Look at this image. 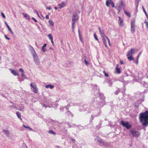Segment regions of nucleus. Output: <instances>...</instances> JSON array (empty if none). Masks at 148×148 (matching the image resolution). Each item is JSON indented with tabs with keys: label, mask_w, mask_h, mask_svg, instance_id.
<instances>
[{
	"label": "nucleus",
	"mask_w": 148,
	"mask_h": 148,
	"mask_svg": "<svg viewBox=\"0 0 148 148\" xmlns=\"http://www.w3.org/2000/svg\"><path fill=\"white\" fill-rule=\"evenodd\" d=\"M30 86H31V90L35 93H37L38 92L37 87L34 83L30 84Z\"/></svg>",
	"instance_id": "39448f33"
},
{
	"label": "nucleus",
	"mask_w": 148,
	"mask_h": 148,
	"mask_svg": "<svg viewBox=\"0 0 148 148\" xmlns=\"http://www.w3.org/2000/svg\"><path fill=\"white\" fill-rule=\"evenodd\" d=\"M94 38L95 40H97L98 41V39L97 38V36L96 35V34L95 33H94Z\"/></svg>",
	"instance_id": "f704fd0d"
},
{
	"label": "nucleus",
	"mask_w": 148,
	"mask_h": 148,
	"mask_svg": "<svg viewBox=\"0 0 148 148\" xmlns=\"http://www.w3.org/2000/svg\"><path fill=\"white\" fill-rule=\"evenodd\" d=\"M46 9H47L49 10H51V7H47Z\"/></svg>",
	"instance_id": "6e6d98bb"
},
{
	"label": "nucleus",
	"mask_w": 148,
	"mask_h": 148,
	"mask_svg": "<svg viewBox=\"0 0 148 148\" xmlns=\"http://www.w3.org/2000/svg\"><path fill=\"white\" fill-rule=\"evenodd\" d=\"M70 105L68 104L66 106L62 107L60 108V111L61 112H62L63 110H64V109H65L66 110H68L69 108Z\"/></svg>",
	"instance_id": "4468645a"
},
{
	"label": "nucleus",
	"mask_w": 148,
	"mask_h": 148,
	"mask_svg": "<svg viewBox=\"0 0 148 148\" xmlns=\"http://www.w3.org/2000/svg\"><path fill=\"white\" fill-rule=\"evenodd\" d=\"M54 8L56 10H57L58 9V8L56 7H54Z\"/></svg>",
	"instance_id": "774afa93"
},
{
	"label": "nucleus",
	"mask_w": 148,
	"mask_h": 148,
	"mask_svg": "<svg viewBox=\"0 0 148 148\" xmlns=\"http://www.w3.org/2000/svg\"><path fill=\"white\" fill-rule=\"evenodd\" d=\"M45 18L47 19H49V15H47L46 16V17H45Z\"/></svg>",
	"instance_id": "864d4df0"
},
{
	"label": "nucleus",
	"mask_w": 148,
	"mask_h": 148,
	"mask_svg": "<svg viewBox=\"0 0 148 148\" xmlns=\"http://www.w3.org/2000/svg\"><path fill=\"white\" fill-rule=\"evenodd\" d=\"M19 71L21 72V76L23 77H25V75L24 74V71L22 68H20Z\"/></svg>",
	"instance_id": "412c9836"
},
{
	"label": "nucleus",
	"mask_w": 148,
	"mask_h": 148,
	"mask_svg": "<svg viewBox=\"0 0 148 148\" xmlns=\"http://www.w3.org/2000/svg\"><path fill=\"white\" fill-rule=\"evenodd\" d=\"M120 92V90L119 88H118L117 90L115 92V94L116 95H117Z\"/></svg>",
	"instance_id": "4c0bfd02"
},
{
	"label": "nucleus",
	"mask_w": 148,
	"mask_h": 148,
	"mask_svg": "<svg viewBox=\"0 0 148 148\" xmlns=\"http://www.w3.org/2000/svg\"><path fill=\"white\" fill-rule=\"evenodd\" d=\"M144 11V13H145V15H146L147 18H148V15H147V12H146V10L144 11Z\"/></svg>",
	"instance_id": "c03bdc74"
},
{
	"label": "nucleus",
	"mask_w": 148,
	"mask_h": 148,
	"mask_svg": "<svg viewBox=\"0 0 148 148\" xmlns=\"http://www.w3.org/2000/svg\"><path fill=\"white\" fill-rule=\"evenodd\" d=\"M124 13L127 16L129 17L130 16V15L129 12H126L125 10H124Z\"/></svg>",
	"instance_id": "473e14b6"
},
{
	"label": "nucleus",
	"mask_w": 148,
	"mask_h": 148,
	"mask_svg": "<svg viewBox=\"0 0 148 148\" xmlns=\"http://www.w3.org/2000/svg\"><path fill=\"white\" fill-rule=\"evenodd\" d=\"M142 8H143V11L145 10V9L144 8V7L143 6H142Z\"/></svg>",
	"instance_id": "0e129e2a"
},
{
	"label": "nucleus",
	"mask_w": 148,
	"mask_h": 148,
	"mask_svg": "<svg viewBox=\"0 0 148 148\" xmlns=\"http://www.w3.org/2000/svg\"><path fill=\"white\" fill-rule=\"evenodd\" d=\"M29 48L32 54V53H34V52L35 53H36L35 50H34V49L33 48L32 46L30 45H29Z\"/></svg>",
	"instance_id": "dca6fc26"
},
{
	"label": "nucleus",
	"mask_w": 148,
	"mask_h": 148,
	"mask_svg": "<svg viewBox=\"0 0 148 148\" xmlns=\"http://www.w3.org/2000/svg\"><path fill=\"white\" fill-rule=\"evenodd\" d=\"M75 24H73V23H72V30H73V31H74V26Z\"/></svg>",
	"instance_id": "37998d69"
},
{
	"label": "nucleus",
	"mask_w": 148,
	"mask_h": 148,
	"mask_svg": "<svg viewBox=\"0 0 148 148\" xmlns=\"http://www.w3.org/2000/svg\"><path fill=\"white\" fill-rule=\"evenodd\" d=\"M49 133L53 135H55L56 134V133L52 130H50L49 131Z\"/></svg>",
	"instance_id": "72a5a7b5"
},
{
	"label": "nucleus",
	"mask_w": 148,
	"mask_h": 148,
	"mask_svg": "<svg viewBox=\"0 0 148 148\" xmlns=\"http://www.w3.org/2000/svg\"><path fill=\"white\" fill-rule=\"evenodd\" d=\"M66 111L67 112L66 113L69 116H71L72 117L73 116V114L70 112L68 110H66Z\"/></svg>",
	"instance_id": "393cba45"
},
{
	"label": "nucleus",
	"mask_w": 148,
	"mask_h": 148,
	"mask_svg": "<svg viewBox=\"0 0 148 148\" xmlns=\"http://www.w3.org/2000/svg\"><path fill=\"white\" fill-rule=\"evenodd\" d=\"M144 22L145 24L148 23V22L146 20H145V22Z\"/></svg>",
	"instance_id": "4d7b16f0"
},
{
	"label": "nucleus",
	"mask_w": 148,
	"mask_h": 148,
	"mask_svg": "<svg viewBox=\"0 0 148 148\" xmlns=\"http://www.w3.org/2000/svg\"><path fill=\"white\" fill-rule=\"evenodd\" d=\"M98 29H99V32H100V31H101V30H101V28H100V27H99Z\"/></svg>",
	"instance_id": "e2e57ef3"
},
{
	"label": "nucleus",
	"mask_w": 148,
	"mask_h": 148,
	"mask_svg": "<svg viewBox=\"0 0 148 148\" xmlns=\"http://www.w3.org/2000/svg\"><path fill=\"white\" fill-rule=\"evenodd\" d=\"M128 56L127 58L130 61H132L134 59V58L132 57V56Z\"/></svg>",
	"instance_id": "bb28decb"
},
{
	"label": "nucleus",
	"mask_w": 148,
	"mask_h": 148,
	"mask_svg": "<svg viewBox=\"0 0 148 148\" xmlns=\"http://www.w3.org/2000/svg\"><path fill=\"white\" fill-rule=\"evenodd\" d=\"M96 140H97V143L98 144L101 146H103V141L101 138L98 137H97L96 138H95V140L96 141Z\"/></svg>",
	"instance_id": "6e6552de"
},
{
	"label": "nucleus",
	"mask_w": 148,
	"mask_h": 148,
	"mask_svg": "<svg viewBox=\"0 0 148 148\" xmlns=\"http://www.w3.org/2000/svg\"><path fill=\"white\" fill-rule=\"evenodd\" d=\"M99 32H100V34L101 36L102 37H106V36H105V35L104 34V31L103 30H102L100 31Z\"/></svg>",
	"instance_id": "b1692460"
},
{
	"label": "nucleus",
	"mask_w": 148,
	"mask_h": 148,
	"mask_svg": "<svg viewBox=\"0 0 148 148\" xmlns=\"http://www.w3.org/2000/svg\"><path fill=\"white\" fill-rule=\"evenodd\" d=\"M78 17L76 13H74L73 15L72 19V23L73 24H75V23L78 20Z\"/></svg>",
	"instance_id": "0eeeda50"
},
{
	"label": "nucleus",
	"mask_w": 148,
	"mask_h": 148,
	"mask_svg": "<svg viewBox=\"0 0 148 148\" xmlns=\"http://www.w3.org/2000/svg\"><path fill=\"white\" fill-rule=\"evenodd\" d=\"M5 38H6V39L8 40H10V38L9 37H7L6 35H5Z\"/></svg>",
	"instance_id": "3c124183"
},
{
	"label": "nucleus",
	"mask_w": 148,
	"mask_h": 148,
	"mask_svg": "<svg viewBox=\"0 0 148 148\" xmlns=\"http://www.w3.org/2000/svg\"><path fill=\"white\" fill-rule=\"evenodd\" d=\"M140 1L139 0H135V3L136 7V10H137L138 8L139 5V3Z\"/></svg>",
	"instance_id": "f3484780"
},
{
	"label": "nucleus",
	"mask_w": 148,
	"mask_h": 148,
	"mask_svg": "<svg viewBox=\"0 0 148 148\" xmlns=\"http://www.w3.org/2000/svg\"><path fill=\"white\" fill-rule=\"evenodd\" d=\"M108 83L109 84V86H111L112 84V83L111 82V80L110 79H108L107 80V81Z\"/></svg>",
	"instance_id": "7c9ffc66"
},
{
	"label": "nucleus",
	"mask_w": 148,
	"mask_h": 148,
	"mask_svg": "<svg viewBox=\"0 0 148 148\" xmlns=\"http://www.w3.org/2000/svg\"><path fill=\"white\" fill-rule=\"evenodd\" d=\"M34 58V61L36 65H38L40 64V62L38 56L36 53L34 52L32 54Z\"/></svg>",
	"instance_id": "7ed1b4c3"
},
{
	"label": "nucleus",
	"mask_w": 148,
	"mask_h": 148,
	"mask_svg": "<svg viewBox=\"0 0 148 148\" xmlns=\"http://www.w3.org/2000/svg\"><path fill=\"white\" fill-rule=\"evenodd\" d=\"M1 15L2 17L3 18H5V15L3 13H1Z\"/></svg>",
	"instance_id": "79ce46f5"
},
{
	"label": "nucleus",
	"mask_w": 148,
	"mask_h": 148,
	"mask_svg": "<svg viewBox=\"0 0 148 148\" xmlns=\"http://www.w3.org/2000/svg\"><path fill=\"white\" fill-rule=\"evenodd\" d=\"M116 72L119 74L121 73L120 69L119 68V64H117L116 67Z\"/></svg>",
	"instance_id": "5701e85b"
},
{
	"label": "nucleus",
	"mask_w": 148,
	"mask_h": 148,
	"mask_svg": "<svg viewBox=\"0 0 148 148\" xmlns=\"http://www.w3.org/2000/svg\"><path fill=\"white\" fill-rule=\"evenodd\" d=\"M42 106H43L44 107H45V108H46L47 107V106L45 104H42Z\"/></svg>",
	"instance_id": "5fc2aeb1"
},
{
	"label": "nucleus",
	"mask_w": 148,
	"mask_h": 148,
	"mask_svg": "<svg viewBox=\"0 0 148 148\" xmlns=\"http://www.w3.org/2000/svg\"><path fill=\"white\" fill-rule=\"evenodd\" d=\"M119 18V21H118V23L119 25L120 26L123 27V19H122L119 16L118 17Z\"/></svg>",
	"instance_id": "f8f14e48"
},
{
	"label": "nucleus",
	"mask_w": 148,
	"mask_h": 148,
	"mask_svg": "<svg viewBox=\"0 0 148 148\" xmlns=\"http://www.w3.org/2000/svg\"><path fill=\"white\" fill-rule=\"evenodd\" d=\"M104 75L105 76L107 77L108 76V75L106 73H105V74H104Z\"/></svg>",
	"instance_id": "13d9d810"
},
{
	"label": "nucleus",
	"mask_w": 148,
	"mask_h": 148,
	"mask_svg": "<svg viewBox=\"0 0 148 148\" xmlns=\"http://www.w3.org/2000/svg\"><path fill=\"white\" fill-rule=\"evenodd\" d=\"M109 145V143H108L106 142H103V144L102 146H106L108 145Z\"/></svg>",
	"instance_id": "cd10ccee"
},
{
	"label": "nucleus",
	"mask_w": 148,
	"mask_h": 148,
	"mask_svg": "<svg viewBox=\"0 0 148 148\" xmlns=\"http://www.w3.org/2000/svg\"><path fill=\"white\" fill-rule=\"evenodd\" d=\"M131 32L134 34L135 31V21L134 19H132L131 21Z\"/></svg>",
	"instance_id": "20e7f679"
},
{
	"label": "nucleus",
	"mask_w": 148,
	"mask_h": 148,
	"mask_svg": "<svg viewBox=\"0 0 148 148\" xmlns=\"http://www.w3.org/2000/svg\"><path fill=\"white\" fill-rule=\"evenodd\" d=\"M22 14L23 16L26 19L28 20H30V16L28 14H25V13H23Z\"/></svg>",
	"instance_id": "2eb2a0df"
},
{
	"label": "nucleus",
	"mask_w": 148,
	"mask_h": 148,
	"mask_svg": "<svg viewBox=\"0 0 148 148\" xmlns=\"http://www.w3.org/2000/svg\"><path fill=\"white\" fill-rule=\"evenodd\" d=\"M17 110H18L20 111H23L24 110V107H22V108H20L19 109H17Z\"/></svg>",
	"instance_id": "ea45409f"
},
{
	"label": "nucleus",
	"mask_w": 148,
	"mask_h": 148,
	"mask_svg": "<svg viewBox=\"0 0 148 148\" xmlns=\"http://www.w3.org/2000/svg\"><path fill=\"white\" fill-rule=\"evenodd\" d=\"M9 70L10 71L11 73L14 76H19V74L15 70H12L11 69H10Z\"/></svg>",
	"instance_id": "ddd939ff"
},
{
	"label": "nucleus",
	"mask_w": 148,
	"mask_h": 148,
	"mask_svg": "<svg viewBox=\"0 0 148 148\" xmlns=\"http://www.w3.org/2000/svg\"><path fill=\"white\" fill-rule=\"evenodd\" d=\"M45 87L47 88H50L51 89H52L54 87V86L51 84H49L46 86Z\"/></svg>",
	"instance_id": "4be33fe9"
},
{
	"label": "nucleus",
	"mask_w": 148,
	"mask_h": 148,
	"mask_svg": "<svg viewBox=\"0 0 148 148\" xmlns=\"http://www.w3.org/2000/svg\"><path fill=\"white\" fill-rule=\"evenodd\" d=\"M120 63H121V64H123V61H120Z\"/></svg>",
	"instance_id": "338daca9"
},
{
	"label": "nucleus",
	"mask_w": 148,
	"mask_h": 148,
	"mask_svg": "<svg viewBox=\"0 0 148 148\" xmlns=\"http://www.w3.org/2000/svg\"><path fill=\"white\" fill-rule=\"evenodd\" d=\"M71 140L73 142H74L75 141V139H74L73 138H71Z\"/></svg>",
	"instance_id": "680f3d73"
},
{
	"label": "nucleus",
	"mask_w": 148,
	"mask_h": 148,
	"mask_svg": "<svg viewBox=\"0 0 148 148\" xmlns=\"http://www.w3.org/2000/svg\"><path fill=\"white\" fill-rule=\"evenodd\" d=\"M66 3V2L62 1L61 3L58 4V5L60 9H61L64 7Z\"/></svg>",
	"instance_id": "9d476101"
},
{
	"label": "nucleus",
	"mask_w": 148,
	"mask_h": 148,
	"mask_svg": "<svg viewBox=\"0 0 148 148\" xmlns=\"http://www.w3.org/2000/svg\"><path fill=\"white\" fill-rule=\"evenodd\" d=\"M78 33H79V38L80 39H81V35L80 34V32L79 30H78Z\"/></svg>",
	"instance_id": "a18cd8bd"
},
{
	"label": "nucleus",
	"mask_w": 148,
	"mask_h": 148,
	"mask_svg": "<svg viewBox=\"0 0 148 148\" xmlns=\"http://www.w3.org/2000/svg\"><path fill=\"white\" fill-rule=\"evenodd\" d=\"M140 122L143 126L147 127L148 125V111L140 114Z\"/></svg>",
	"instance_id": "f257e3e1"
},
{
	"label": "nucleus",
	"mask_w": 148,
	"mask_h": 148,
	"mask_svg": "<svg viewBox=\"0 0 148 148\" xmlns=\"http://www.w3.org/2000/svg\"><path fill=\"white\" fill-rule=\"evenodd\" d=\"M7 27L8 29V30L10 31L11 34H13V32L8 25H7Z\"/></svg>",
	"instance_id": "c85d7f7f"
},
{
	"label": "nucleus",
	"mask_w": 148,
	"mask_h": 148,
	"mask_svg": "<svg viewBox=\"0 0 148 148\" xmlns=\"http://www.w3.org/2000/svg\"><path fill=\"white\" fill-rule=\"evenodd\" d=\"M121 124L127 129H130L131 127V125L128 122H125L123 121H122L121 122Z\"/></svg>",
	"instance_id": "423d86ee"
},
{
	"label": "nucleus",
	"mask_w": 148,
	"mask_h": 148,
	"mask_svg": "<svg viewBox=\"0 0 148 148\" xmlns=\"http://www.w3.org/2000/svg\"><path fill=\"white\" fill-rule=\"evenodd\" d=\"M23 127H25V128H28V129H29V127L28 126H26L25 125H23Z\"/></svg>",
	"instance_id": "09e8293b"
},
{
	"label": "nucleus",
	"mask_w": 148,
	"mask_h": 148,
	"mask_svg": "<svg viewBox=\"0 0 148 148\" xmlns=\"http://www.w3.org/2000/svg\"><path fill=\"white\" fill-rule=\"evenodd\" d=\"M32 19L35 22H37V21L36 20L34 17H32Z\"/></svg>",
	"instance_id": "49530a36"
},
{
	"label": "nucleus",
	"mask_w": 148,
	"mask_h": 148,
	"mask_svg": "<svg viewBox=\"0 0 148 148\" xmlns=\"http://www.w3.org/2000/svg\"><path fill=\"white\" fill-rule=\"evenodd\" d=\"M106 39L108 40V43H109V45H110V40H109V39L106 36Z\"/></svg>",
	"instance_id": "de8ad7c7"
},
{
	"label": "nucleus",
	"mask_w": 148,
	"mask_h": 148,
	"mask_svg": "<svg viewBox=\"0 0 148 148\" xmlns=\"http://www.w3.org/2000/svg\"><path fill=\"white\" fill-rule=\"evenodd\" d=\"M47 46V44H45L42 47V50L43 52H45L46 51V49L45 48V47H46Z\"/></svg>",
	"instance_id": "a878e982"
},
{
	"label": "nucleus",
	"mask_w": 148,
	"mask_h": 148,
	"mask_svg": "<svg viewBox=\"0 0 148 148\" xmlns=\"http://www.w3.org/2000/svg\"><path fill=\"white\" fill-rule=\"evenodd\" d=\"M131 133L132 136L135 137L138 136L139 135V132L137 131L132 130L131 131Z\"/></svg>",
	"instance_id": "1a4fd4ad"
},
{
	"label": "nucleus",
	"mask_w": 148,
	"mask_h": 148,
	"mask_svg": "<svg viewBox=\"0 0 148 148\" xmlns=\"http://www.w3.org/2000/svg\"><path fill=\"white\" fill-rule=\"evenodd\" d=\"M16 114L18 118H19V117L20 118V117H21V114L20 112L18 111L16 112Z\"/></svg>",
	"instance_id": "2f4dec72"
},
{
	"label": "nucleus",
	"mask_w": 148,
	"mask_h": 148,
	"mask_svg": "<svg viewBox=\"0 0 148 148\" xmlns=\"http://www.w3.org/2000/svg\"><path fill=\"white\" fill-rule=\"evenodd\" d=\"M85 63L86 65L87 66H88L89 64V63L86 60V59L84 60Z\"/></svg>",
	"instance_id": "58836bf2"
},
{
	"label": "nucleus",
	"mask_w": 148,
	"mask_h": 148,
	"mask_svg": "<svg viewBox=\"0 0 148 148\" xmlns=\"http://www.w3.org/2000/svg\"><path fill=\"white\" fill-rule=\"evenodd\" d=\"M112 7H114L115 5L114 3L112 1L110 4Z\"/></svg>",
	"instance_id": "a19ab883"
},
{
	"label": "nucleus",
	"mask_w": 148,
	"mask_h": 148,
	"mask_svg": "<svg viewBox=\"0 0 148 148\" xmlns=\"http://www.w3.org/2000/svg\"><path fill=\"white\" fill-rule=\"evenodd\" d=\"M51 42L52 43V45H53L54 43H53V39H52V40H51Z\"/></svg>",
	"instance_id": "052dcab7"
},
{
	"label": "nucleus",
	"mask_w": 148,
	"mask_h": 148,
	"mask_svg": "<svg viewBox=\"0 0 148 148\" xmlns=\"http://www.w3.org/2000/svg\"><path fill=\"white\" fill-rule=\"evenodd\" d=\"M142 53V52L141 51L140 52V53H139V54H138V55L137 56V58H136V60H138L139 59V58L140 57V55Z\"/></svg>",
	"instance_id": "e433bc0d"
},
{
	"label": "nucleus",
	"mask_w": 148,
	"mask_h": 148,
	"mask_svg": "<svg viewBox=\"0 0 148 148\" xmlns=\"http://www.w3.org/2000/svg\"><path fill=\"white\" fill-rule=\"evenodd\" d=\"M10 107L11 108H15L16 109H17V108L14 106L12 105L11 107Z\"/></svg>",
	"instance_id": "8fccbe9b"
},
{
	"label": "nucleus",
	"mask_w": 148,
	"mask_h": 148,
	"mask_svg": "<svg viewBox=\"0 0 148 148\" xmlns=\"http://www.w3.org/2000/svg\"><path fill=\"white\" fill-rule=\"evenodd\" d=\"M34 12L35 13H36L37 14H38V12L37 11L35 10V11H34Z\"/></svg>",
	"instance_id": "bf43d9fd"
},
{
	"label": "nucleus",
	"mask_w": 148,
	"mask_h": 148,
	"mask_svg": "<svg viewBox=\"0 0 148 148\" xmlns=\"http://www.w3.org/2000/svg\"><path fill=\"white\" fill-rule=\"evenodd\" d=\"M138 60H136V61L135 62V63L136 64H138Z\"/></svg>",
	"instance_id": "603ef678"
},
{
	"label": "nucleus",
	"mask_w": 148,
	"mask_h": 148,
	"mask_svg": "<svg viewBox=\"0 0 148 148\" xmlns=\"http://www.w3.org/2000/svg\"><path fill=\"white\" fill-rule=\"evenodd\" d=\"M135 49H132L130 50L128 52L127 56H132L133 54L135 53Z\"/></svg>",
	"instance_id": "9b49d317"
},
{
	"label": "nucleus",
	"mask_w": 148,
	"mask_h": 148,
	"mask_svg": "<svg viewBox=\"0 0 148 148\" xmlns=\"http://www.w3.org/2000/svg\"><path fill=\"white\" fill-rule=\"evenodd\" d=\"M146 26L147 28V29H148V23L146 24Z\"/></svg>",
	"instance_id": "69168bd1"
},
{
	"label": "nucleus",
	"mask_w": 148,
	"mask_h": 148,
	"mask_svg": "<svg viewBox=\"0 0 148 148\" xmlns=\"http://www.w3.org/2000/svg\"><path fill=\"white\" fill-rule=\"evenodd\" d=\"M102 40H103V43L104 44V45L106 47H107V44H106V38L105 37H102Z\"/></svg>",
	"instance_id": "a211bd4d"
},
{
	"label": "nucleus",
	"mask_w": 148,
	"mask_h": 148,
	"mask_svg": "<svg viewBox=\"0 0 148 148\" xmlns=\"http://www.w3.org/2000/svg\"><path fill=\"white\" fill-rule=\"evenodd\" d=\"M3 132L6 135V136H9V132L8 130H3Z\"/></svg>",
	"instance_id": "6ab92c4d"
},
{
	"label": "nucleus",
	"mask_w": 148,
	"mask_h": 148,
	"mask_svg": "<svg viewBox=\"0 0 148 148\" xmlns=\"http://www.w3.org/2000/svg\"><path fill=\"white\" fill-rule=\"evenodd\" d=\"M125 6V5L122 0H120L116 4L115 9L118 11V13H119L122 8Z\"/></svg>",
	"instance_id": "f03ea898"
},
{
	"label": "nucleus",
	"mask_w": 148,
	"mask_h": 148,
	"mask_svg": "<svg viewBox=\"0 0 148 148\" xmlns=\"http://www.w3.org/2000/svg\"><path fill=\"white\" fill-rule=\"evenodd\" d=\"M112 2V0H106V5L107 7H108L109 5V4H110L111 2Z\"/></svg>",
	"instance_id": "aec40b11"
},
{
	"label": "nucleus",
	"mask_w": 148,
	"mask_h": 148,
	"mask_svg": "<svg viewBox=\"0 0 148 148\" xmlns=\"http://www.w3.org/2000/svg\"><path fill=\"white\" fill-rule=\"evenodd\" d=\"M49 24L51 25H53V26L54 25V23L52 21H51L50 20H49Z\"/></svg>",
	"instance_id": "c9c22d12"
},
{
	"label": "nucleus",
	"mask_w": 148,
	"mask_h": 148,
	"mask_svg": "<svg viewBox=\"0 0 148 148\" xmlns=\"http://www.w3.org/2000/svg\"><path fill=\"white\" fill-rule=\"evenodd\" d=\"M48 37L51 40L53 39V37L52 36L51 34H49L47 35Z\"/></svg>",
	"instance_id": "c756f323"
}]
</instances>
